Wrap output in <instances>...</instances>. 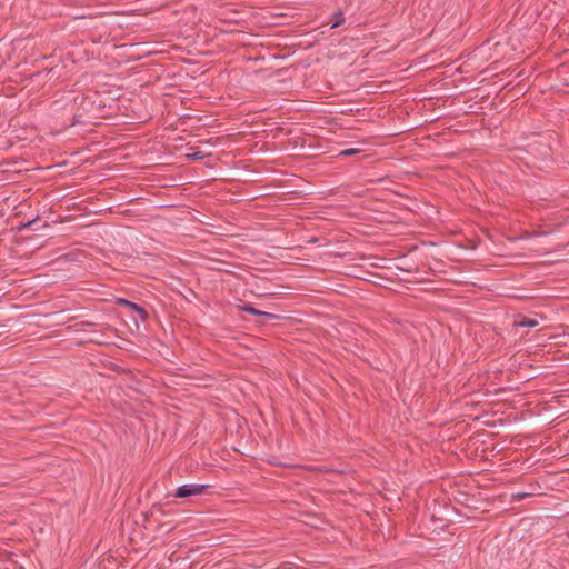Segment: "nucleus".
Here are the masks:
<instances>
[{
  "label": "nucleus",
  "instance_id": "nucleus-4",
  "mask_svg": "<svg viewBox=\"0 0 569 569\" xmlns=\"http://www.w3.org/2000/svg\"><path fill=\"white\" fill-rule=\"evenodd\" d=\"M537 325H538V322L532 319H523L518 322V326H520V327H536Z\"/></svg>",
  "mask_w": 569,
  "mask_h": 569
},
{
  "label": "nucleus",
  "instance_id": "nucleus-5",
  "mask_svg": "<svg viewBox=\"0 0 569 569\" xmlns=\"http://www.w3.org/2000/svg\"><path fill=\"white\" fill-rule=\"evenodd\" d=\"M357 152H358V150H357V149H346V150H343V151L341 152V154H343V156H351V154H355V153H357Z\"/></svg>",
  "mask_w": 569,
  "mask_h": 569
},
{
  "label": "nucleus",
  "instance_id": "nucleus-1",
  "mask_svg": "<svg viewBox=\"0 0 569 569\" xmlns=\"http://www.w3.org/2000/svg\"><path fill=\"white\" fill-rule=\"evenodd\" d=\"M206 489L202 485H184L177 489L176 496L179 498H186L190 496L201 495Z\"/></svg>",
  "mask_w": 569,
  "mask_h": 569
},
{
  "label": "nucleus",
  "instance_id": "nucleus-2",
  "mask_svg": "<svg viewBox=\"0 0 569 569\" xmlns=\"http://www.w3.org/2000/svg\"><path fill=\"white\" fill-rule=\"evenodd\" d=\"M242 309L247 312H250L252 315H257V316H260L263 318V321H268V320H272L276 318L274 315L272 313H269V312H264V311H260V310H257L254 309L253 307L251 306H243Z\"/></svg>",
  "mask_w": 569,
  "mask_h": 569
},
{
  "label": "nucleus",
  "instance_id": "nucleus-6",
  "mask_svg": "<svg viewBox=\"0 0 569 569\" xmlns=\"http://www.w3.org/2000/svg\"><path fill=\"white\" fill-rule=\"evenodd\" d=\"M341 24V19H337L333 23H332V28H336L338 26Z\"/></svg>",
  "mask_w": 569,
  "mask_h": 569
},
{
  "label": "nucleus",
  "instance_id": "nucleus-3",
  "mask_svg": "<svg viewBox=\"0 0 569 569\" xmlns=\"http://www.w3.org/2000/svg\"><path fill=\"white\" fill-rule=\"evenodd\" d=\"M119 302H120L121 305L128 306L129 308H131V309H133L134 311H137V312H138V315H139L142 319H144V318H146V312H144V311H143L139 306H137L136 303L130 302V301L124 300V299H120V300H119Z\"/></svg>",
  "mask_w": 569,
  "mask_h": 569
}]
</instances>
